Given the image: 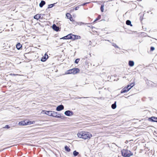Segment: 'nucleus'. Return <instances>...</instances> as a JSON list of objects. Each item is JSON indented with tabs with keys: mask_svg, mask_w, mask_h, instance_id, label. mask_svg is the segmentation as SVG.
Masks as SVG:
<instances>
[{
	"mask_svg": "<svg viewBox=\"0 0 157 157\" xmlns=\"http://www.w3.org/2000/svg\"><path fill=\"white\" fill-rule=\"evenodd\" d=\"M77 135L79 138L84 140L90 139L92 137V135L90 133L83 131L78 132Z\"/></svg>",
	"mask_w": 157,
	"mask_h": 157,
	"instance_id": "1",
	"label": "nucleus"
},
{
	"mask_svg": "<svg viewBox=\"0 0 157 157\" xmlns=\"http://www.w3.org/2000/svg\"><path fill=\"white\" fill-rule=\"evenodd\" d=\"M121 152L122 155L124 157H129L133 155V153L127 149H123Z\"/></svg>",
	"mask_w": 157,
	"mask_h": 157,
	"instance_id": "2",
	"label": "nucleus"
},
{
	"mask_svg": "<svg viewBox=\"0 0 157 157\" xmlns=\"http://www.w3.org/2000/svg\"><path fill=\"white\" fill-rule=\"evenodd\" d=\"M35 123V121H26V120L21 121L18 123V125L21 126H25L28 125H30Z\"/></svg>",
	"mask_w": 157,
	"mask_h": 157,
	"instance_id": "3",
	"label": "nucleus"
},
{
	"mask_svg": "<svg viewBox=\"0 0 157 157\" xmlns=\"http://www.w3.org/2000/svg\"><path fill=\"white\" fill-rule=\"evenodd\" d=\"M80 71V70L78 68H74L69 69L67 71L66 74H75L78 73Z\"/></svg>",
	"mask_w": 157,
	"mask_h": 157,
	"instance_id": "4",
	"label": "nucleus"
},
{
	"mask_svg": "<svg viewBox=\"0 0 157 157\" xmlns=\"http://www.w3.org/2000/svg\"><path fill=\"white\" fill-rule=\"evenodd\" d=\"M81 38V37L80 36L73 35L71 34V39L74 40L76 39H79Z\"/></svg>",
	"mask_w": 157,
	"mask_h": 157,
	"instance_id": "5",
	"label": "nucleus"
},
{
	"mask_svg": "<svg viewBox=\"0 0 157 157\" xmlns=\"http://www.w3.org/2000/svg\"><path fill=\"white\" fill-rule=\"evenodd\" d=\"M64 114L65 115L67 116H72L74 114L73 113L72 111H71L69 110L66 111L64 113Z\"/></svg>",
	"mask_w": 157,
	"mask_h": 157,
	"instance_id": "6",
	"label": "nucleus"
},
{
	"mask_svg": "<svg viewBox=\"0 0 157 157\" xmlns=\"http://www.w3.org/2000/svg\"><path fill=\"white\" fill-rule=\"evenodd\" d=\"M130 90V88H128V87H125L121 91V93H123L126 92H127Z\"/></svg>",
	"mask_w": 157,
	"mask_h": 157,
	"instance_id": "7",
	"label": "nucleus"
},
{
	"mask_svg": "<svg viewBox=\"0 0 157 157\" xmlns=\"http://www.w3.org/2000/svg\"><path fill=\"white\" fill-rule=\"evenodd\" d=\"M51 116L55 117H59V116H58L57 112L55 111H51Z\"/></svg>",
	"mask_w": 157,
	"mask_h": 157,
	"instance_id": "8",
	"label": "nucleus"
},
{
	"mask_svg": "<svg viewBox=\"0 0 157 157\" xmlns=\"http://www.w3.org/2000/svg\"><path fill=\"white\" fill-rule=\"evenodd\" d=\"M64 109V106L62 105L58 106L56 108V110L57 111H61Z\"/></svg>",
	"mask_w": 157,
	"mask_h": 157,
	"instance_id": "9",
	"label": "nucleus"
},
{
	"mask_svg": "<svg viewBox=\"0 0 157 157\" xmlns=\"http://www.w3.org/2000/svg\"><path fill=\"white\" fill-rule=\"evenodd\" d=\"M87 24H86V23H84V22H76L75 25H78L81 26V25H86Z\"/></svg>",
	"mask_w": 157,
	"mask_h": 157,
	"instance_id": "10",
	"label": "nucleus"
},
{
	"mask_svg": "<svg viewBox=\"0 0 157 157\" xmlns=\"http://www.w3.org/2000/svg\"><path fill=\"white\" fill-rule=\"evenodd\" d=\"M52 28L54 30L56 31H58L59 30V27L56 26V25L55 24H54L52 25Z\"/></svg>",
	"mask_w": 157,
	"mask_h": 157,
	"instance_id": "11",
	"label": "nucleus"
},
{
	"mask_svg": "<svg viewBox=\"0 0 157 157\" xmlns=\"http://www.w3.org/2000/svg\"><path fill=\"white\" fill-rule=\"evenodd\" d=\"M41 17L40 14H37L34 16V18L36 20H38Z\"/></svg>",
	"mask_w": 157,
	"mask_h": 157,
	"instance_id": "12",
	"label": "nucleus"
},
{
	"mask_svg": "<svg viewBox=\"0 0 157 157\" xmlns=\"http://www.w3.org/2000/svg\"><path fill=\"white\" fill-rule=\"evenodd\" d=\"M22 45L19 43H18L16 45V48L18 50H20L22 47Z\"/></svg>",
	"mask_w": 157,
	"mask_h": 157,
	"instance_id": "13",
	"label": "nucleus"
},
{
	"mask_svg": "<svg viewBox=\"0 0 157 157\" xmlns=\"http://www.w3.org/2000/svg\"><path fill=\"white\" fill-rule=\"evenodd\" d=\"M45 4V2L44 1H41L39 4V6L40 7H42Z\"/></svg>",
	"mask_w": 157,
	"mask_h": 157,
	"instance_id": "14",
	"label": "nucleus"
},
{
	"mask_svg": "<svg viewBox=\"0 0 157 157\" xmlns=\"http://www.w3.org/2000/svg\"><path fill=\"white\" fill-rule=\"evenodd\" d=\"M134 63L133 61H129L128 62V65L130 67H132L134 65Z\"/></svg>",
	"mask_w": 157,
	"mask_h": 157,
	"instance_id": "15",
	"label": "nucleus"
},
{
	"mask_svg": "<svg viewBox=\"0 0 157 157\" xmlns=\"http://www.w3.org/2000/svg\"><path fill=\"white\" fill-rule=\"evenodd\" d=\"M149 120H151L152 121H153L157 122V117H151V118H149Z\"/></svg>",
	"mask_w": 157,
	"mask_h": 157,
	"instance_id": "16",
	"label": "nucleus"
},
{
	"mask_svg": "<svg viewBox=\"0 0 157 157\" xmlns=\"http://www.w3.org/2000/svg\"><path fill=\"white\" fill-rule=\"evenodd\" d=\"M126 23L127 25H129L131 26H132V25L131 24V21L130 20H127L126 21Z\"/></svg>",
	"mask_w": 157,
	"mask_h": 157,
	"instance_id": "17",
	"label": "nucleus"
},
{
	"mask_svg": "<svg viewBox=\"0 0 157 157\" xmlns=\"http://www.w3.org/2000/svg\"><path fill=\"white\" fill-rule=\"evenodd\" d=\"M66 15L67 18L68 19H69L71 17V14L68 13H67Z\"/></svg>",
	"mask_w": 157,
	"mask_h": 157,
	"instance_id": "18",
	"label": "nucleus"
},
{
	"mask_svg": "<svg viewBox=\"0 0 157 157\" xmlns=\"http://www.w3.org/2000/svg\"><path fill=\"white\" fill-rule=\"evenodd\" d=\"M116 102L115 101L113 104L111 105L112 108L113 109H115L116 107Z\"/></svg>",
	"mask_w": 157,
	"mask_h": 157,
	"instance_id": "19",
	"label": "nucleus"
},
{
	"mask_svg": "<svg viewBox=\"0 0 157 157\" xmlns=\"http://www.w3.org/2000/svg\"><path fill=\"white\" fill-rule=\"evenodd\" d=\"M65 149L66 151L68 152H69L71 151L70 149L67 146H65Z\"/></svg>",
	"mask_w": 157,
	"mask_h": 157,
	"instance_id": "20",
	"label": "nucleus"
},
{
	"mask_svg": "<svg viewBox=\"0 0 157 157\" xmlns=\"http://www.w3.org/2000/svg\"><path fill=\"white\" fill-rule=\"evenodd\" d=\"M67 39H71V34H70L67 36H66Z\"/></svg>",
	"mask_w": 157,
	"mask_h": 157,
	"instance_id": "21",
	"label": "nucleus"
},
{
	"mask_svg": "<svg viewBox=\"0 0 157 157\" xmlns=\"http://www.w3.org/2000/svg\"><path fill=\"white\" fill-rule=\"evenodd\" d=\"M73 154L75 156H76L79 154V153L77 152L76 151H73Z\"/></svg>",
	"mask_w": 157,
	"mask_h": 157,
	"instance_id": "22",
	"label": "nucleus"
},
{
	"mask_svg": "<svg viewBox=\"0 0 157 157\" xmlns=\"http://www.w3.org/2000/svg\"><path fill=\"white\" fill-rule=\"evenodd\" d=\"M52 113L51 111H46L45 113L46 114H48V115L51 116V113Z\"/></svg>",
	"mask_w": 157,
	"mask_h": 157,
	"instance_id": "23",
	"label": "nucleus"
},
{
	"mask_svg": "<svg viewBox=\"0 0 157 157\" xmlns=\"http://www.w3.org/2000/svg\"><path fill=\"white\" fill-rule=\"evenodd\" d=\"M47 59L45 57H43L41 59V61L43 62L45 61Z\"/></svg>",
	"mask_w": 157,
	"mask_h": 157,
	"instance_id": "24",
	"label": "nucleus"
},
{
	"mask_svg": "<svg viewBox=\"0 0 157 157\" xmlns=\"http://www.w3.org/2000/svg\"><path fill=\"white\" fill-rule=\"evenodd\" d=\"M101 16L100 15H99L98 16V17L97 18H96V20H95V21L98 20H99L100 19H101Z\"/></svg>",
	"mask_w": 157,
	"mask_h": 157,
	"instance_id": "25",
	"label": "nucleus"
},
{
	"mask_svg": "<svg viewBox=\"0 0 157 157\" xmlns=\"http://www.w3.org/2000/svg\"><path fill=\"white\" fill-rule=\"evenodd\" d=\"M101 10L102 12H103L104 11V5H101Z\"/></svg>",
	"mask_w": 157,
	"mask_h": 157,
	"instance_id": "26",
	"label": "nucleus"
},
{
	"mask_svg": "<svg viewBox=\"0 0 157 157\" xmlns=\"http://www.w3.org/2000/svg\"><path fill=\"white\" fill-rule=\"evenodd\" d=\"M79 59H76L75 61V63L77 64L78 63L79 61Z\"/></svg>",
	"mask_w": 157,
	"mask_h": 157,
	"instance_id": "27",
	"label": "nucleus"
},
{
	"mask_svg": "<svg viewBox=\"0 0 157 157\" xmlns=\"http://www.w3.org/2000/svg\"><path fill=\"white\" fill-rule=\"evenodd\" d=\"M129 85L131 86V87H130V88H132L134 86V83H131Z\"/></svg>",
	"mask_w": 157,
	"mask_h": 157,
	"instance_id": "28",
	"label": "nucleus"
},
{
	"mask_svg": "<svg viewBox=\"0 0 157 157\" xmlns=\"http://www.w3.org/2000/svg\"><path fill=\"white\" fill-rule=\"evenodd\" d=\"M54 6V4H50L48 5V8H51Z\"/></svg>",
	"mask_w": 157,
	"mask_h": 157,
	"instance_id": "29",
	"label": "nucleus"
},
{
	"mask_svg": "<svg viewBox=\"0 0 157 157\" xmlns=\"http://www.w3.org/2000/svg\"><path fill=\"white\" fill-rule=\"evenodd\" d=\"M69 19L71 21H75L74 19V18H73L72 16Z\"/></svg>",
	"mask_w": 157,
	"mask_h": 157,
	"instance_id": "30",
	"label": "nucleus"
},
{
	"mask_svg": "<svg viewBox=\"0 0 157 157\" xmlns=\"http://www.w3.org/2000/svg\"><path fill=\"white\" fill-rule=\"evenodd\" d=\"M10 75H12V76H15L17 75H18L17 74H13L11 73V74H10Z\"/></svg>",
	"mask_w": 157,
	"mask_h": 157,
	"instance_id": "31",
	"label": "nucleus"
},
{
	"mask_svg": "<svg viewBox=\"0 0 157 157\" xmlns=\"http://www.w3.org/2000/svg\"><path fill=\"white\" fill-rule=\"evenodd\" d=\"M155 49V48L154 47H151V51H153V50H154Z\"/></svg>",
	"mask_w": 157,
	"mask_h": 157,
	"instance_id": "32",
	"label": "nucleus"
},
{
	"mask_svg": "<svg viewBox=\"0 0 157 157\" xmlns=\"http://www.w3.org/2000/svg\"><path fill=\"white\" fill-rule=\"evenodd\" d=\"M66 37H67V36H64V37H62V38H61V39H67V38H66Z\"/></svg>",
	"mask_w": 157,
	"mask_h": 157,
	"instance_id": "33",
	"label": "nucleus"
},
{
	"mask_svg": "<svg viewBox=\"0 0 157 157\" xmlns=\"http://www.w3.org/2000/svg\"><path fill=\"white\" fill-rule=\"evenodd\" d=\"M113 46L116 48H119V47H118V46L115 44H114Z\"/></svg>",
	"mask_w": 157,
	"mask_h": 157,
	"instance_id": "34",
	"label": "nucleus"
},
{
	"mask_svg": "<svg viewBox=\"0 0 157 157\" xmlns=\"http://www.w3.org/2000/svg\"><path fill=\"white\" fill-rule=\"evenodd\" d=\"M5 128H10V127L8 125H6L5 126Z\"/></svg>",
	"mask_w": 157,
	"mask_h": 157,
	"instance_id": "35",
	"label": "nucleus"
},
{
	"mask_svg": "<svg viewBox=\"0 0 157 157\" xmlns=\"http://www.w3.org/2000/svg\"><path fill=\"white\" fill-rule=\"evenodd\" d=\"M89 3V2H86V3H83V4L82 5L83 6H85V5H86V4Z\"/></svg>",
	"mask_w": 157,
	"mask_h": 157,
	"instance_id": "36",
	"label": "nucleus"
},
{
	"mask_svg": "<svg viewBox=\"0 0 157 157\" xmlns=\"http://www.w3.org/2000/svg\"><path fill=\"white\" fill-rule=\"evenodd\" d=\"M126 87H128V89L130 88V90L131 88H130V87H131V86H130L129 85H128V86H126Z\"/></svg>",
	"mask_w": 157,
	"mask_h": 157,
	"instance_id": "37",
	"label": "nucleus"
},
{
	"mask_svg": "<svg viewBox=\"0 0 157 157\" xmlns=\"http://www.w3.org/2000/svg\"><path fill=\"white\" fill-rule=\"evenodd\" d=\"M3 48H4V49H7V48H6V46H3Z\"/></svg>",
	"mask_w": 157,
	"mask_h": 157,
	"instance_id": "38",
	"label": "nucleus"
},
{
	"mask_svg": "<svg viewBox=\"0 0 157 157\" xmlns=\"http://www.w3.org/2000/svg\"><path fill=\"white\" fill-rule=\"evenodd\" d=\"M7 45V47L8 48V47H9V48H10V46L9 45H8V44H6Z\"/></svg>",
	"mask_w": 157,
	"mask_h": 157,
	"instance_id": "39",
	"label": "nucleus"
},
{
	"mask_svg": "<svg viewBox=\"0 0 157 157\" xmlns=\"http://www.w3.org/2000/svg\"><path fill=\"white\" fill-rule=\"evenodd\" d=\"M6 44V43H4V44L5 45V44Z\"/></svg>",
	"mask_w": 157,
	"mask_h": 157,
	"instance_id": "40",
	"label": "nucleus"
}]
</instances>
